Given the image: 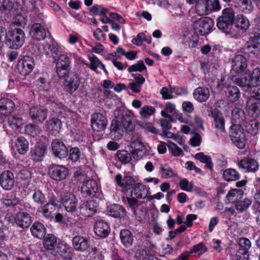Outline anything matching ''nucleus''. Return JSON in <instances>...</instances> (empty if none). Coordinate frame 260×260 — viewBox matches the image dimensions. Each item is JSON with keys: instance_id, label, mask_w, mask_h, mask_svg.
I'll use <instances>...</instances> for the list:
<instances>
[{"instance_id": "680f3d73", "label": "nucleus", "mask_w": 260, "mask_h": 260, "mask_svg": "<svg viewBox=\"0 0 260 260\" xmlns=\"http://www.w3.org/2000/svg\"><path fill=\"white\" fill-rule=\"evenodd\" d=\"M235 26L241 29H246L249 27V21L247 19L241 15L237 18Z\"/></svg>"}, {"instance_id": "6e6d98bb", "label": "nucleus", "mask_w": 260, "mask_h": 260, "mask_svg": "<svg viewBox=\"0 0 260 260\" xmlns=\"http://www.w3.org/2000/svg\"><path fill=\"white\" fill-rule=\"evenodd\" d=\"M252 201L250 199H245L243 201L239 200L235 204V208L240 212L246 210L251 204Z\"/></svg>"}, {"instance_id": "2eb2a0df", "label": "nucleus", "mask_w": 260, "mask_h": 260, "mask_svg": "<svg viewBox=\"0 0 260 260\" xmlns=\"http://www.w3.org/2000/svg\"><path fill=\"white\" fill-rule=\"evenodd\" d=\"M98 190V184L95 180L90 179L83 182L81 188L82 196L85 198L94 197Z\"/></svg>"}, {"instance_id": "aec40b11", "label": "nucleus", "mask_w": 260, "mask_h": 260, "mask_svg": "<svg viewBox=\"0 0 260 260\" xmlns=\"http://www.w3.org/2000/svg\"><path fill=\"white\" fill-rule=\"evenodd\" d=\"M31 218L30 215L24 212H19L14 217V222L19 228H28L31 223Z\"/></svg>"}, {"instance_id": "4d7b16f0", "label": "nucleus", "mask_w": 260, "mask_h": 260, "mask_svg": "<svg viewBox=\"0 0 260 260\" xmlns=\"http://www.w3.org/2000/svg\"><path fill=\"white\" fill-rule=\"evenodd\" d=\"M32 197L34 202L39 205H42L46 201L45 194L39 189L34 190Z\"/></svg>"}, {"instance_id": "412c9836", "label": "nucleus", "mask_w": 260, "mask_h": 260, "mask_svg": "<svg viewBox=\"0 0 260 260\" xmlns=\"http://www.w3.org/2000/svg\"><path fill=\"white\" fill-rule=\"evenodd\" d=\"M132 154L135 159H140L147 154L146 147L140 141H135L132 143Z\"/></svg>"}, {"instance_id": "9d476101", "label": "nucleus", "mask_w": 260, "mask_h": 260, "mask_svg": "<svg viewBox=\"0 0 260 260\" xmlns=\"http://www.w3.org/2000/svg\"><path fill=\"white\" fill-rule=\"evenodd\" d=\"M34 66V59L30 56H25L19 60L17 64V69L21 75L25 76L31 72Z\"/></svg>"}, {"instance_id": "39448f33", "label": "nucleus", "mask_w": 260, "mask_h": 260, "mask_svg": "<svg viewBox=\"0 0 260 260\" xmlns=\"http://www.w3.org/2000/svg\"><path fill=\"white\" fill-rule=\"evenodd\" d=\"M214 25L212 19L208 18H201L194 22L193 27L197 35L204 36L211 32Z\"/></svg>"}, {"instance_id": "f8f14e48", "label": "nucleus", "mask_w": 260, "mask_h": 260, "mask_svg": "<svg viewBox=\"0 0 260 260\" xmlns=\"http://www.w3.org/2000/svg\"><path fill=\"white\" fill-rule=\"evenodd\" d=\"M231 67L232 76L243 72L247 67L246 58L242 55H236L232 60Z\"/></svg>"}, {"instance_id": "423d86ee", "label": "nucleus", "mask_w": 260, "mask_h": 260, "mask_svg": "<svg viewBox=\"0 0 260 260\" xmlns=\"http://www.w3.org/2000/svg\"><path fill=\"white\" fill-rule=\"evenodd\" d=\"M48 174L52 179L61 181L67 178L69 174V170L63 166L51 164L48 168Z\"/></svg>"}, {"instance_id": "de8ad7c7", "label": "nucleus", "mask_w": 260, "mask_h": 260, "mask_svg": "<svg viewBox=\"0 0 260 260\" xmlns=\"http://www.w3.org/2000/svg\"><path fill=\"white\" fill-rule=\"evenodd\" d=\"M146 186L141 183H138L135 184L133 188L132 193L137 198L141 199L145 198L144 196L146 194Z\"/></svg>"}, {"instance_id": "49530a36", "label": "nucleus", "mask_w": 260, "mask_h": 260, "mask_svg": "<svg viewBox=\"0 0 260 260\" xmlns=\"http://www.w3.org/2000/svg\"><path fill=\"white\" fill-rule=\"evenodd\" d=\"M244 125L246 131L252 135L257 134L259 128V123L256 120H251L248 122L245 121Z\"/></svg>"}, {"instance_id": "c85d7f7f", "label": "nucleus", "mask_w": 260, "mask_h": 260, "mask_svg": "<svg viewBox=\"0 0 260 260\" xmlns=\"http://www.w3.org/2000/svg\"><path fill=\"white\" fill-rule=\"evenodd\" d=\"M209 89L204 86L196 88L193 93L194 99L201 103L206 102L209 99Z\"/></svg>"}, {"instance_id": "0e129e2a", "label": "nucleus", "mask_w": 260, "mask_h": 260, "mask_svg": "<svg viewBox=\"0 0 260 260\" xmlns=\"http://www.w3.org/2000/svg\"><path fill=\"white\" fill-rule=\"evenodd\" d=\"M249 257V251L238 247L236 255L233 260H248Z\"/></svg>"}, {"instance_id": "c03bdc74", "label": "nucleus", "mask_w": 260, "mask_h": 260, "mask_svg": "<svg viewBox=\"0 0 260 260\" xmlns=\"http://www.w3.org/2000/svg\"><path fill=\"white\" fill-rule=\"evenodd\" d=\"M226 94L229 101L233 103L237 102L241 96L240 91L236 86H231L228 87Z\"/></svg>"}, {"instance_id": "603ef678", "label": "nucleus", "mask_w": 260, "mask_h": 260, "mask_svg": "<svg viewBox=\"0 0 260 260\" xmlns=\"http://www.w3.org/2000/svg\"><path fill=\"white\" fill-rule=\"evenodd\" d=\"M159 170L161 177L164 178H168L176 175L173 170L167 164L161 165Z\"/></svg>"}, {"instance_id": "393cba45", "label": "nucleus", "mask_w": 260, "mask_h": 260, "mask_svg": "<svg viewBox=\"0 0 260 260\" xmlns=\"http://www.w3.org/2000/svg\"><path fill=\"white\" fill-rule=\"evenodd\" d=\"M97 203L90 200L83 203L80 208V213L85 216H92L97 210Z\"/></svg>"}, {"instance_id": "864d4df0", "label": "nucleus", "mask_w": 260, "mask_h": 260, "mask_svg": "<svg viewBox=\"0 0 260 260\" xmlns=\"http://www.w3.org/2000/svg\"><path fill=\"white\" fill-rule=\"evenodd\" d=\"M8 123L12 128L17 129L22 125V120L19 117L12 115L9 117Z\"/></svg>"}, {"instance_id": "e433bc0d", "label": "nucleus", "mask_w": 260, "mask_h": 260, "mask_svg": "<svg viewBox=\"0 0 260 260\" xmlns=\"http://www.w3.org/2000/svg\"><path fill=\"white\" fill-rule=\"evenodd\" d=\"M32 235L40 239L44 238L46 234V229L41 222H35L30 228Z\"/></svg>"}, {"instance_id": "a19ab883", "label": "nucleus", "mask_w": 260, "mask_h": 260, "mask_svg": "<svg viewBox=\"0 0 260 260\" xmlns=\"http://www.w3.org/2000/svg\"><path fill=\"white\" fill-rule=\"evenodd\" d=\"M124 128L120 124L119 121L117 119L113 120L111 124V133L114 135V138L119 139L123 134Z\"/></svg>"}, {"instance_id": "2f4dec72", "label": "nucleus", "mask_w": 260, "mask_h": 260, "mask_svg": "<svg viewBox=\"0 0 260 260\" xmlns=\"http://www.w3.org/2000/svg\"><path fill=\"white\" fill-rule=\"evenodd\" d=\"M56 252L64 259H70L73 256L72 248L66 244L59 243L57 247Z\"/></svg>"}, {"instance_id": "3c124183", "label": "nucleus", "mask_w": 260, "mask_h": 260, "mask_svg": "<svg viewBox=\"0 0 260 260\" xmlns=\"http://www.w3.org/2000/svg\"><path fill=\"white\" fill-rule=\"evenodd\" d=\"M232 22L229 21V20L224 19L223 18L219 16L217 18V27L220 29L223 30L224 32H228L231 28L232 25H233Z\"/></svg>"}, {"instance_id": "a211bd4d", "label": "nucleus", "mask_w": 260, "mask_h": 260, "mask_svg": "<svg viewBox=\"0 0 260 260\" xmlns=\"http://www.w3.org/2000/svg\"><path fill=\"white\" fill-rule=\"evenodd\" d=\"M51 146L53 154L55 156L59 158H63L68 155V150L67 147L63 142L59 139L54 140Z\"/></svg>"}, {"instance_id": "4c0bfd02", "label": "nucleus", "mask_w": 260, "mask_h": 260, "mask_svg": "<svg viewBox=\"0 0 260 260\" xmlns=\"http://www.w3.org/2000/svg\"><path fill=\"white\" fill-rule=\"evenodd\" d=\"M60 243L57 238L52 234L48 235L44 239L43 245L45 249L48 250L54 249Z\"/></svg>"}, {"instance_id": "72a5a7b5", "label": "nucleus", "mask_w": 260, "mask_h": 260, "mask_svg": "<svg viewBox=\"0 0 260 260\" xmlns=\"http://www.w3.org/2000/svg\"><path fill=\"white\" fill-rule=\"evenodd\" d=\"M232 116L233 124L242 125L245 123L246 116L243 110L239 108H235L232 111Z\"/></svg>"}, {"instance_id": "37998d69", "label": "nucleus", "mask_w": 260, "mask_h": 260, "mask_svg": "<svg viewBox=\"0 0 260 260\" xmlns=\"http://www.w3.org/2000/svg\"><path fill=\"white\" fill-rule=\"evenodd\" d=\"M15 143L16 149L20 154H23L28 150V142L23 137L18 138Z\"/></svg>"}, {"instance_id": "e2e57ef3", "label": "nucleus", "mask_w": 260, "mask_h": 260, "mask_svg": "<svg viewBox=\"0 0 260 260\" xmlns=\"http://www.w3.org/2000/svg\"><path fill=\"white\" fill-rule=\"evenodd\" d=\"M25 130L26 133L34 137L39 135L41 132L38 125L32 124L26 125Z\"/></svg>"}, {"instance_id": "b1692460", "label": "nucleus", "mask_w": 260, "mask_h": 260, "mask_svg": "<svg viewBox=\"0 0 260 260\" xmlns=\"http://www.w3.org/2000/svg\"><path fill=\"white\" fill-rule=\"evenodd\" d=\"M94 232L98 236L105 238L109 234L110 228L107 222L103 220H99L94 223Z\"/></svg>"}, {"instance_id": "5fc2aeb1", "label": "nucleus", "mask_w": 260, "mask_h": 260, "mask_svg": "<svg viewBox=\"0 0 260 260\" xmlns=\"http://www.w3.org/2000/svg\"><path fill=\"white\" fill-rule=\"evenodd\" d=\"M14 4L10 0H4L0 6V13L8 14L13 9Z\"/></svg>"}, {"instance_id": "79ce46f5", "label": "nucleus", "mask_w": 260, "mask_h": 260, "mask_svg": "<svg viewBox=\"0 0 260 260\" xmlns=\"http://www.w3.org/2000/svg\"><path fill=\"white\" fill-rule=\"evenodd\" d=\"M243 196V191L241 189H233L230 190L226 196L229 203L236 204L241 200Z\"/></svg>"}, {"instance_id": "ea45409f", "label": "nucleus", "mask_w": 260, "mask_h": 260, "mask_svg": "<svg viewBox=\"0 0 260 260\" xmlns=\"http://www.w3.org/2000/svg\"><path fill=\"white\" fill-rule=\"evenodd\" d=\"M1 202L6 207H14L18 204L19 200L15 194L9 193L4 196L1 199Z\"/></svg>"}, {"instance_id": "4468645a", "label": "nucleus", "mask_w": 260, "mask_h": 260, "mask_svg": "<svg viewBox=\"0 0 260 260\" xmlns=\"http://www.w3.org/2000/svg\"><path fill=\"white\" fill-rule=\"evenodd\" d=\"M15 177L13 173L9 170L4 171L0 175V185L5 190H10L14 187Z\"/></svg>"}, {"instance_id": "09e8293b", "label": "nucleus", "mask_w": 260, "mask_h": 260, "mask_svg": "<svg viewBox=\"0 0 260 260\" xmlns=\"http://www.w3.org/2000/svg\"><path fill=\"white\" fill-rule=\"evenodd\" d=\"M116 156L118 160L122 164H127L129 163L132 159V152L129 153L125 150H118L116 152Z\"/></svg>"}, {"instance_id": "7ed1b4c3", "label": "nucleus", "mask_w": 260, "mask_h": 260, "mask_svg": "<svg viewBox=\"0 0 260 260\" xmlns=\"http://www.w3.org/2000/svg\"><path fill=\"white\" fill-rule=\"evenodd\" d=\"M220 8L218 0H198L195 6L197 13L200 16L207 15Z\"/></svg>"}, {"instance_id": "4be33fe9", "label": "nucleus", "mask_w": 260, "mask_h": 260, "mask_svg": "<svg viewBox=\"0 0 260 260\" xmlns=\"http://www.w3.org/2000/svg\"><path fill=\"white\" fill-rule=\"evenodd\" d=\"M73 246L74 249L80 252L87 250L90 246L89 240L81 236H75L72 239Z\"/></svg>"}, {"instance_id": "a18cd8bd", "label": "nucleus", "mask_w": 260, "mask_h": 260, "mask_svg": "<svg viewBox=\"0 0 260 260\" xmlns=\"http://www.w3.org/2000/svg\"><path fill=\"white\" fill-rule=\"evenodd\" d=\"M223 177L228 182L234 181L239 179L240 175L235 169L230 168L223 172Z\"/></svg>"}, {"instance_id": "bb28decb", "label": "nucleus", "mask_w": 260, "mask_h": 260, "mask_svg": "<svg viewBox=\"0 0 260 260\" xmlns=\"http://www.w3.org/2000/svg\"><path fill=\"white\" fill-rule=\"evenodd\" d=\"M248 112L253 116L258 117L260 115V101L253 97L249 98L246 103Z\"/></svg>"}, {"instance_id": "0eeeda50", "label": "nucleus", "mask_w": 260, "mask_h": 260, "mask_svg": "<svg viewBox=\"0 0 260 260\" xmlns=\"http://www.w3.org/2000/svg\"><path fill=\"white\" fill-rule=\"evenodd\" d=\"M231 80L237 85L243 88L245 91L251 90L252 87L253 86L250 71L246 72L240 77H237L236 75H233Z\"/></svg>"}, {"instance_id": "338daca9", "label": "nucleus", "mask_w": 260, "mask_h": 260, "mask_svg": "<svg viewBox=\"0 0 260 260\" xmlns=\"http://www.w3.org/2000/svg\"><path fill=\"white\" fill-rule=\"evenodd\" d=\"M69 159L73 162H76L79 160L81 156V151L77 147L72 148L69 152Z\"/></svg>"}, {"instance_id": "f03ea898", "label": "nucleus", "mask_w": 260, "mask_h": 260, "mask_svg": "<svg viewBox=\"0 0 260 260\" xmlns=\"http://www.w3.org/2000/svg\"><path fill=\"white\" fill-rule=\"evenodd\" d=\"M230 136L232 142L239 149L245 147L246 138L244 129L240 124H233L231 127Z\"/></svg>"}, {"instance_id": "5701e85b", "label": "nucleus", "mask_w": 260, "mask_h": 260, "mask_svg": "<svg viewBox=\"0 0 260 260\" xmlns=\"http://www.w3.org/2000/svg\"><path fill=\"white\" fill-rule=\"evenodd\" d=\"M46 151V147L43 144H38L30 150V158L34 162L41 161Z\"/></svg>"}, {"instance_id": "774afa93", "label": "nucleus", "mask_w": 260, "mask_h": 260, "mask_svg": "<svg viewBox=\"0 0 260 260\" xmlns=\"http://www.w3.org/2000/svg\"><path fill=\"white\" fill-rule=\"evenodd\" d=\"M168 147L172 154L175 156H178L183 154L182 149L173 142L169 143Z\"/></svg>"}, {"instance_id": "8fccbe9b", "label": "nucleus", "mask_w": 260, "mask_h": 260, "mask_svg": "<svg viewBox=\"0 0 260 260\" xmlns=\"http://www.w3.org/2000/svg\"><path fill=\"white\" fill-rule=\"evenodd\" d=\"M195 158L200 160L201 162L205 164L206 167L212 170L213 163L211 157L209 155H206L203 152H199L196 154Z\"/></svg>"}, {"instance_id": "13d9d810", "label": "nucleus", "mask_w": 260, "mask_h": 260, "mask_svg": "<svg viewBox=\"0 0 260 260\" xmlns=\"http://www.w3.org/2000/svg\"><path fill=\"white\" fill-rule=\"evenodd\" d=\"M220 17L233 23L235 18V13L231 8H225L222 11Z\"/></svg>"}, {"instance_id": "dca6fc26", "label": "nucleus", "mask_w": 260, "mask_h": 260, "mask_svg": "<svg viewBox=\"0 0 260 260\" xmlns=\"http://www.w3.org/2000/svg\"><path fill=\"white\" fill-rule=\"evenodd\" d=\"M239 168L243 170L244 172L255 173L259 168L257 161L252 158L245 157L241 160L238 163Z\"/></svg>"}, {"instance_id": "9b49d317", "label": "nucleus", "mask_w": 260, "mask_h": 260, "mask_svg": "<svg viewBox=\"0 0 260 260\" xmlns=\"http://www.w3.org/2000/svg\"><path fill=\"white\" fill-rule=\"evenodd\" d=\"M107 119L105 115L100 113H95L91 115V123L93 131L102 132L107 125Z\"/></svg>"}, {"instance_id": "6ab92c4d", "label": "nucleus", "mask_w": 260, "mask_h": 260, "mask_svg": "<svg viewBox=\"0 0 260 260\" xmlns=\"http://www.w3.org/2000/svg\"><path fill=\"white\" fill-rule=\"evenodd\" d=\"M29 35L34 40L41 41L46 37V30L41 23H34L30 27Z\"/></svg>"}, {"instance_id": "58836bf2", "label": "nucleus", "mask_w": 260, "mask_h": 260, "mask_svg": "<svg viewBox=\"0 0 260 260\" xmlns=\"http://www.w3.org/2000/svg\"><path fill=\"white\" fill-rule=\"evenodd\" d=\"M235 6L245 13H249L253 10L250 0H235Z\"/></svg>"}, {"instance_id": "f3484780", "label": "nucleus", "mask_w": 260, "mask_h": 260, "mask_svg": "<svg viewBox=\"0 0 260 260\" xmlns=\"http://www.w3.org/2000/svg\"><path fill=\"white\" fill-rule=\"evenodd\" d=\"M47 113V109L40 105L34 106L29 110V115L31 119L40 123L46 119Z\"/></svg>"}, {"instance_id": "ddd939ff", "label": "nucleus", "mask_w": 260, "mask_h": 260, "mask_svg": "<svg viewBox=\"0 0 260 260\" xmlns=\"http://www.w3.org/2000/svg\"><path fill=\"white\" fill-rule=\"evenodd\" d=\"M61 202L67 212H74L77 210L78 201L74 194H64L61 198Z\"/></svg>"}, {"instance_id": "6e6552de", "label": "nucleus", "mask_w": 260, "mask_h": 260, "mask_svg": "<svg viewBox=\"0 0 260 260\" xmlns=\"http://www.w3.org/2000/svg\"><path fill=\"white\" fill-rule=\"evenodd\" d=\"M117 120L119 121L121 126L126 132H132L134 129L135 125L132 122V118L129 112L126 110H122L115 113Z\"/></svg>"}, {"instance_id": "052dcab7", "label": "nucleus", "mask_w": 260, "mask_h": 260, "mask_svg": "<svg viewBox=\"0 0 260 260\" xmlns=\"http://www.w3.org/2000/svg\"><path fill=\"white\" fill-rule=\"evenodd\" d=\"M155 112V108L150 106H145L140 110V114L141 117L148 119Z\"/></svg>"}, {"instance_id": "69168bd1", "label": "nucleus", "mask_w": 260, "mask_h": 260, "mask_svg": "<svg viewBox=\"0 0 260 260\" xmlns=\"http://www.w3.org/2000/svg\"><path fill=\"white\" fill-rule=\"evenodd\" d=\"M237 246L238 248L249 251L251 247L250 241L247 238H241L237 240Z\"/></svg>"}, {"instance_id": "c9c22d12", "label": "nucleus", "mask_w": 260, "mask_h": 260, "mask_svg": "<svg viewBox=\"0 0 260 260\" xmlns=\"http://www.w3.org/2000/svg\"><path fill=\"white\" fill-rule=\"evenodd\" d=\"M83 80L82 78L79 77L76 74L71 75V80L68 82L66 85L67 90L70 93L75 92L78 88Z\"/></svg>"}, {"instance_id": "473e14b6", "label": "nucleus", "mask_w": 260, "mask_h": 260, "mask_svg": "<svg viewBox=\"0 0 260 260\" xmlns=\"http://www.w3.org/2000/svg\"><path fill=\"white\" fill-rule=\"evenodd\" d=\"M108 215L115 218H121L125 215L124 208L118 204H113L107 208Z\"/></svg>"}, {"instance_id": "20e7f679", "label": "nucleus", "mask_w": 260, "mask_h": 260, "mask_svg": "<svg viewBox=\"0 0 260 260\" xmlns=\"http://www.w3.org/2000/svg\"><path fill=\"white\" fill-rule=\"evenodd\" d=\"M53 61L56 62V73L59 78L68 77V69L70 64L69 56L66 53H60L58 56H53Z\"/></svg>"}, {"instance_id": "c756f323", "label": "nucleus", "mask_w": 260, "mask_h": 260, "mask_svg": "<svg viewBox=\"0 0 260 260\" xmlns=\"http://www.w3.org/2000/svg\"><path fill=\"white\" fill-rule=\"evenodd\" d=\"M212 116L214 119L215 128L220 133L224 131V120L222 114L217 110L214 109L211 112Z\"/></svg>"}, {"instance_id": "7c9ffc66", "label": "nucleus", "mask_w": 260, "mask_h": 260, "mask_svg": "<svg viewBox=\"0 0 260 260\" xmlns=\"http://www.w3.org/2000/svg\"><path fill=\"white\" fill-rule=\"evenodd\" d=\"M46 127L50 134L56 135L61 128V122L58 118L53 117L47 122Z\"/></svg>"}, {"instance_id": "f257e3e1", "label": "nucleus", "mask_w": 260, "mask_h": 260, "mask_svg": "<svg viewBox=\"0 0 260 260\" xmlns=\"http://www.w3.org/2000/svg\"><path fill=\"white\" fill-rule=\"evenodd\" d=\"M25 35L20 28L10 26L7 36V41L10 48L17 49L22 46L24 43Z\"/></svg>"}, {"instance_id": "bf43d9fd", "label": "nucleus", "mask_w": 260, "mask_h": 260, "mask_svg": "<svg viewBox=\"0 0 260 260\" xmlns=\"http://www.w3.org/2000/svg\"><path fill=\"white\" fill-rule=\"evenodd\" d=\"M89 63H85L91 70L96 72L97 69L100 67L101 61L93 54L88 56Z\"/></svg>"}, {"instance_id": "1a4fd4ad", "label": "nucleus", "mask_w": 260, "mask_h": 260, "mask_svg": "<svg viewBox=\"0 0 260 260\" xmlns=\"http://www.w3.org/2000/svg\"><path fill=\"white\" fill-rule=\"evenodd\" d=\"M58 201L55 198H51L48 203L42 206L39 212L43 217L51 220L53 218L56 208L58 206Z\"/></svg>"}, {"instance_id": "f704fd0d", "label": "nucleus", "mask_w": 260, "mask_h": 260, "mask_svg": "<svg viewBox=\"0 0 260 260\" xmlns=\"http://www.w3.org/2000/svg\"><path fill=\"white\" fill-rule=\"evenodd\" d=\"M120 239L123 246L128 248L133 244L134 236L130 231L123 229L120 232Z\"/></svg>"}, {"instance_id": "a878e982", "label": "nucleus", "mask_w": 260, "mask_h": 260, "mask_svg": "<svg viewBox=\"0 0 260 260\" xmlns=\"http://www.w3.org/2000/svg\"><path fill=\"white\" fill-rule=\"evenodd\" d=\"M15 108L13 101L8 98L0 99V114L7 116L12 113Z\"/></svg>"}, {"instance_id": "cd10ccee", "label": "nucleus", "mask_w": 260, "mask_h": 260, "mask_svg": "<svg viewBox=\"0 0 260 260\" xmlns=\"http://www.w3.org/2000/svg\"><path fill=\"white\" fill-rule=\"evenodd\" d=\"M134 257L136 260H157L146 247H140L137 249Z\"/></svg>"}]
</instances>
